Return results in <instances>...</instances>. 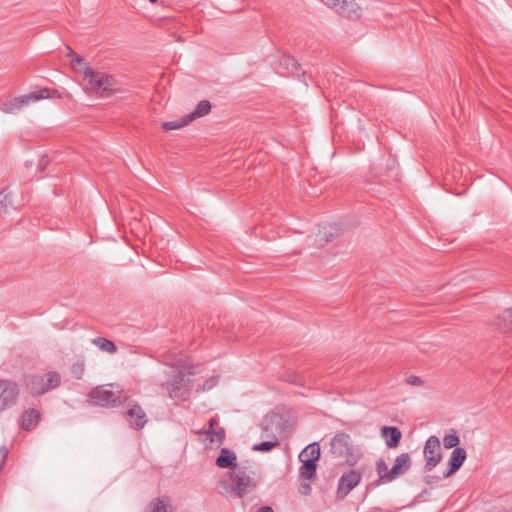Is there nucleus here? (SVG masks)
Segmentation results:
<instances>
[{"instance_id": "obj_1", "label": "nucleus", "mask_w": 512, "mask_h": 512, "mask_svg": "<svg viewBox=\"0 0 512 512\" xmlns=\"http://www.w3.org/2000/svg\"><path fill=\"white\" fill-rule=\"evenodd\" d=\"M232 485L221 481V494H234L242 498L252 492L260 483L261 477L255 465H239L229 473Z\"/></svg>"}, {"instance_id": "obj_2", "label": "nucleus", "mask_w": 512, "mask_h": 512, "mask_svg": "<svg viewBox=\"0 0 512 512\" xmlns=\"http://www.w3.org/2000/svg\"><path fill=\"white\" fill-rule=\"evenodd\" d=\"M191 372L177 370L175 373L168 376L165 382L160 385L161 396H166L177 402L187 401L193 390V382L190 379Z\"/></svg>"}, {"instance_id": "obj_3", "label": "nucleus", "mask_w": 512, "mask_h": 512, "mask_svg": "<svg viewBox=\"0 0 512 512\" xmlns=\"http://www.w3.org/2000/svg\"><path fill=\"white\" fill-rule=\"evenodd\" d=\"M61 380L57 371H47L28 376L26 385L31 395L40 396L59 387Z\"/></svg>"}, {"instance_id": "obj_4", "label": "nucleus", "mask_w": 512, "mask_h": 512, "mask_svg": "<svg viewBox=\"0 0 512 512\" xmlns=\"http://www.w3.org/2000/svg\"><path fill=\"white\" fill-rule=\"evenodd\" d=\"M84 78L89 83V89L100 96H108L111 92L117 90L115 79L103 72L86 68Z\"/></svg>"}, {"instance_id": "obj_5", "label": "nucleus", "mask_w": 512, "mask_h": 512, "mask_svg": "<svg viewBox=\"0 0 512 512\" xmlns=\"http://www.w3.org/2000/svg\"><path fill=\"white\" fill-rule=\"evenodd\" d=\"M330 452L334 458L343 459L349 465H354L357 461L351 437L347 433H337L331 439Z\"/></svg>"}, {"instance_id": "obj_6", "label": "nucleus", "mask_w": 512, "mask_h": 512, "mask_svg": "<svg viewBox=\"0 0 512 512\" xmlns=\"http://www.w3.org/2000/svg\"><path fill=\"white\" fill-rule=\"evenodd\" d=\"M125 396L120 390H112L108 386H98L89 394V402L101 407H116L121 405Z\"/></svg>"}, {"instance_id": "obj_7", "label": "nucleus", "mask_w": 512, "mask_h": 512, "mask_svg": "<svg viewBox=\"0 0 512 512\" xmlns=\"http://www.w3.org/2000/svg\"><path fill=\"white\" fill-rule=\"evenodd\" d=\"M286 422L280 414L271 413L264 417L261 424L260 437L263 439L278 440L284 434Z\"/></svg>"}, {"instance_id": "obj_8", "label": "nucleus", "mask_w": 512, "mask_h": 512, "mask_svg": "<svg viewBox=\"0 0 512 512\" xmlns=\"http://www.w3.org/2000/svg\"><path fill=\"white\" fill-rule=\"evenodd\" d=\"M425 469L433 470L441 461V444L437 436H430L424 446Z\"/></svg>"}, {"instance_id": "obj_9", "label": "nucleus", "mask_w": 512, "mask_h": 512, "mask_svg": "<svg viewBox=\"0 0 512 512\" xmlns=\"http://www.w3.org/2000/svg\"><path fill=\"white\" fill-rule=\"evenodd\" d=\"M19 396L18 384L11 380L0 379V412L13 406Z\"/></svg>"}, {"instance_id": "obj_10", "label": "nucleus", "mask_w": 512, "mask_h": 512, "mask_svg": "<svg viewBox=\"0 0 512 512\" xmlns=\"http://www.w3.org/2000/svg\"><path fill=\"white\" fill-rule=\"evenodd\" d=\"M208 424V430H203L198 433L204 435L203 442L206 446L219 447L225 439V430L219 425L216 418H211Z\"/></svg>"}, {"instance_id": "obj_11", "label": "nucleus", "mask_w": 512, "mask_h": 512, "mask_svg": "<svg viewBox=\"0 0 512 512\" xmlns=\"http://www.w3.org/2000/svg\"><path fill=\"white\" fill-rule=\"evenodd\" d=\"M361 481V474L358 471L352 470L349 473L343 474L338 483L337 497L344 499Z\"/></svg>"}, {"instance_id": "obj_12", "label": "nucleus", "mask_w": 512, "mask_h": 512, "mask_svg": "<svg viewBox=\"0 0 512 512\" xmlns=\"http://www.w3.org/2000/svg\"><path fill=\"white\" fill-rule=\"evenodd\" d=\"M126 418L131 427L135 429H142L147 423L146 413L138 404H129L126 411Z\"/></svg>"}, {"instance_id": "obj_13", "label": "nucleus", "mask_w": 512, "mask_h": 512, "mask_svg": "<svg viewBox=\"0 0 512 512\" xmlns=\"http://www.w3.org/2000/svg\"><path fill=\"white\" fill-rule=\"evenodd\" d=\"M337 12L345 18L358 19L361 16V7L355 0H341Z\"/></svg>"}, {"instance_id": "obj_14", "label": "nucleus", "mask_w": 512, "mask_h": 512, "mask_svg": "<svg viewBox=\"0 0 512 512\" xmlns=\"http://www.w3.org/2000/svg\"><path fill=\"white\" fill-rule=\"evenodd\" d=\"M467 457L466 451L463 448H455L448 461V470L444 472V477H449L460 469Z\"/></svg>"}, {"instance_id": "obj_15", "label": "nucleus", "mask_w": 512, "mask_h": 512, "mask_svg": "<svg viewBox=\"0 0 512 512\" xmlns=\"http://www.w3.org/2000/svg\"><path fill=\"white\" fill-rule=\"evenodd\" d=\"M411 467V459L408 453H402L396 457L393 467L390 469V478L395 480L407 472Z\"/></svg>"}, {"instance_id": "obj_16", "label": "nucleus", "mask_w": 512, "mask_h": 512, "mask_svg": "<svg viewBox=\"0 0 512 512\" xmlns=\"http://www.w3.org/2000/svg\"><path fill=\"white\" fill-rule=\"evenodd\" d=\"M381 436L385 439L387 447L396 448L400 443L402 433L398 427L383 426L381 428Z\"/></svg>"}, {"instance_id": "obj_17", "label": "nucleus", "mask_w": 512, "mask_h": 512, "mask_svg": "<svg viewBox=\"0 0 512 512\" xmlns=\"http://www.w3.org/2000/svg\"><path fill=\"white\" fill-rule=\"evenodd\" d=\"M26 95L14 97L0 104V110L7 114H14L20 111L25 105H28Z\"/></svg>"}, {"instance_id": "obj_18", "label": "nucleus", "mask_w": 512, "mask_h": 512, "mask_svg": "<svg viewBox=\"0 0 512 512\" xmlns=\"http://www.w3.org/2000/svg\"><path fill=\"white\" fill-rule=\"evenodd\" d=\"M236 455L228 450L227 448H222L220 455L216 459V465L219 468H236L239 465L236 464Z\"/></svg>"}, {"instance_id": "obj_19", "label": "nucleus", "mask_w": 512, "mask_h": 512, "mask_svg": "<svg viewBox=\"0 0 512 512\" xmlns=\"http://www.w3.org/2000/svg\"><path fill=\"white\" fill-rule=\"evenodd\" d=\"M60 95L57 90L50 88H41L38 91L26 94L28 103L36 102L43 99L59 98Z\"/></svg>"}, {"instance_id": "obj_20", "label": "nucleus", "mask_w": 512, "mask_h": 512, "mask_svg": "<svg viewBox=\"0 0 512 512\" xmlns=\"http://www.w3.org/2000/svg\"><path fill=\"white\" fill-rule=\"evenodd\" d=\"M40 413L35 409L27 410L22 415V427L25 430L32 429L39 421Z\"/></svg>"}, {"instance_id": "obj_21", "label": "nucleus", "mask_w": 512, "mask_h": 512, "mask_svg": "<svg viewBox=\"0 0 512 512\" xmlns=\"http://www.w3.org/2000/svg\"><path fill=\"white\" fill-rule=\"evenodd\" d=\"M211 110V104L208 100H202L200 101L196 108L189 113L187 116L188 121L192 122L193 120L203 117L207 115Z\"/></svg>"}, {"instance_id": "obj_22", "label": "nucleus", "mask_w": 512, "mask_h": 512, "mask_svg": "<svg viewBox=\"0 0 512 512\" xmlns=\"http://www.w3.org/2000/svg\"><path fill=\"white\" fill-rule=\"evenodd\" d=\"M92 343L96 345L100 350L109 354H115L118 350L113 341L104 337H96L92 340Z\"/></svg>"}, {"instance_id": "obj_23", "label": "nucleus", "mask_w": 512, "mask_h": 512, "mask_svg": "<svg viewBox=\"0 0 512 512\" xmlns=\"http://www.w3.org/2000/svg\"><path fill=\"white\" fill-rule=\"evenodd\" d=\"M149 507L153 512H170L172 509V506L170 505V500L166 496L154 499L150 503Z\"/></svg>"}, {"instance_id": "obj_24", "label": "nucleus", "mask_w": 512, "mask_h": 512, "mask_svg": "<svg viewBox=\"0 0 512 512\" xmlns=\"http://www.w3.org/2000/svg\"><path fill=\"white\" fill-rule=\"evenodd\" d=\"M300 467V476L304 479H312L315 476L317 465L313 460H303Z\"/></svg>"}, {"instance_id": "obj_25", "label": "nucleus", "mask_w": 512, "mask_h": 512, "mask_svg": "<svg viewBox=\"0 0 512 512\" xmlns=\"http://www.w3.org/2000/svg\"><path fill=\"white\" fill-rule=\"evenodd\" d=\"M376 471L379 475L378 482L380 483H389L394 481L393 478H390V470L388 469L387 464L383 459H379L376 463Z\"/></svg>"}, {"instance_id": "obj_26", "label": "nucleus", "mask_w": 512, "mask_h": 512, "mask_svg": "<svg viewBox=\"0 0 512 512\" xmlns=\"http://www.w3.org/2000/svg\"><path fill=\"white\" fill-rule=\"evenodd\" d=\"M303 456H306V460H313L314 463L319 459L320 457V446L318 443H311L309 444L300 454V459H302Z\"/></svg>"}, {"instance_id": "obj_27", "label": "nucleus", "mask_w": 512, "mask_h": 512, "mask_svg": "<svg viewBox=\"0 0 512 512\" xmlns=\"http://www.w3.org/2000/svg\"><path fill=\"white\" fill-rule=\"evenodd\" d=\"M278 445V440L265 439V441L261 443L254 444L252 446V450L256 452H268L271 451L273 448L277 447Z\"/></svg>"}, {"instance_id": "obj_28", "label": "nucleus", "mask_w": 512, "mask_h": 512, "mask_svg": "<svg viewBox=\"0 0 512 512\" xmlns=\"http://www.w3.org/2000/svg\"><path fill=\"white\" fill-rule=\"evenodd\" d=\"M325 232H320V240H325L326 242L332 240L334 237L340 234V228L337 224H331L327 227H324Z\"/></svg>"}, {"instance_id": "obj_29", "label": "nucleus", "mask_w": 512, "mask_h": 512, "mask_svg": "<svg viewBox=\"0 0 512 512\" xmlns=\"http://www.w3.org/2000/svg\"><path fill=\"white\" fill-rule=\"evenodd\" d=\"M189 123H190V121H188L187 116H185L181 120L164 122L162 124V128L165 131H171V130L180 129V128L188 125Z\"/></svg>"}, {"instance_id": "obj_30", "label": "nucleus", "mask_w": 512, "mask_h": 512, "mask_svg": "<svg viewBox=\"0 0 512 512\" xmlns=\"http://www.w3.org/2000/svg\"><path fill=\"white\" fill-rule=\"evenodd\" d=\"M459 437L457 436V434L454 432L452 434H447L444 436L443 438V445L446 449H451V448H458V444H459Z\"/></svg>"}, {"instance_id": "obj_31", "label": "nucleus", "mask_w": 512, "mask_h": 512, "mask_svg": "<svg viewBox=\"0 0 512 512\" xmlns=\"http://www.w3.org/2000/svg\"><path fill=\"white\" fill-rule=\"evenodd\" d=\"M218 383V377L212 376L209 379H207L198 389L197 392H205L211 390L213 387H215Z\"/></svg>"}, {"instance_id": "obj_32", "label": "nucleus", "mask_w": 512, "mask_h": 512, "mask_svg": "<svg viewBox=\"0 0 512 512\" xmlns=\"http://www.w3.org/2000/svg\"><path fill=\"white\" fill-rule=\"evenodd\" d=\"M501 319L507 326L506 328H503V330L504 331L512 330V308L504 311V313L501 316Z\"/></svg>"}, {"instance_id": "obj_33", "label": "nucleus", "mask_w": 512, "mask_h": 512, "mask_svg": "<svg viewBox=\"0 0 512 512\" xmlns=\"http://www.w3.org/2000/svg\"><path fill=\"white\" fill-rule=\"evenodd\" d=\"M68 57L71 59V65L73 68H77V66L84 64V59L77 55L73 50L69 51Z\"/></svg>"}, {"instance_id": "obj_34", "label": "nucleus", "mask_w": 512, "mask_h": 512, "mask_svg": "<svg viewBox=\"0 0 512 512\" xmlns=\"http://www.w3.org/2000/svg\"><path fill=\"white\" fill-rule=\"evenodd\" d=\"M12 204L11 194L7 190H3L0 192V206L7 208Z\"/></svg>"}, {"instance_id": "obj_35", "label": "nucleus", "mask_w": 512, "mask_h": 512, "mask_svg": "<svg viewBox=\"0 0 512 512\" xmlns=\"http://www.w3.org/2000/svg\"><path fill=\"white\" fill-rule=\"evenodd\" d=\"M405 382L410 386L420 387L424 385V381L415 375H410L405 379Z\"/></svg>"}, {"instance_id": "obj_36", "label": "nucleus", "mask_w": 512, "mask_h": 512, "mask_svg": "<svg viewBox=\"0 0 512 512\" xmlns=\"http://www.w3.org/2000/svg\"><path fill=\"white\" fill-rule=\"evenodd\" d=\"M8 456V449L5 446L0 447V470L4 467Z\"/></svg>"}, {"instance_id": "obj_37", "label": "nucleus", "mask_w": 512, "mask_h": 512, "mask_svg": "<svg viewBox=\"0 0 512 512\" xmlns=\"http://www.w3.org/2000/svg\"><path fill=\"white\" fill-rule=\"evenodd\" d=\"M321 1L328 7L335 8L336 10L339 7V4L341 2V0H321Z\"/></svg>"}, {"instance_id": "obj_38", "label": "nucleus", "mask_w": 512, "mask_h": 512, "mask_svg": "<svg viewBox=\"0 0 512 512\" xmlns=\"http://www.w3.org/2000/svg\"><path fill=\"white\" fill-rule=\"evenodd\" d=\"M311 491V485L308 483L301 484L299 492L303 495H308Z\"/></svg>"}, {"instance_id": "obj_39", "label": "nucleus", "mask_w": 512, "mask_h": 512, "mask_svg": "<svg viewBox=\"0 0 512 512\" xmlns=\"http://www.w3.org/2000/svg\"><path fill=\"white\" fill-rule=\"evenodd\" d=\"M257 512H273V509L269 506L261 507Z\"/></svg>"}, {"instance_id": "obj_40", "label": "nucleus", "mask_w": 512, "mask_h": 512, "mask_svg": "<svg viewBox=\"0 0 512 512\" xmlns=\"http://www.w3.org/2000/svg\"><path fill=\"white\" fill-rule=\"evenodd\" d=\"M78 369H79V375H77V378H80V377H81V373H82V371H83V367H82V365H81V366H79V367H78Z\"/></svg>"}, {"instance_id": "obj_41", "label": "nucleus", "mask_w": 512, "mask_h": 512, "mask_svg": "<svg viewBox=\"0 0 512 512\" xmlns=\"http://www.w3.org/2000/svg\"><path fill=\"white\" fill-rule=\"evenodd\" d=\"M288 61H291L293 63V66H296L297 64L294 59H288Z\"/></svg>"}, {"instance_id": "obj_42", "label": "nucleus", "mask_w": 512, "mask_h": 512, "mask_svg": "<svg viewBox=\"0 0 512 512\" xmlns=\"http://www.w3.org/2000/svg\"><path fill=\"white\" fill-rule=\"evenodd\" d=\"M44 166V160L40 162V167L42 168Z\"/></svg>"}, {"instance_id": "obj_43", "label": "nucleus", "mask_w": 512, "mask_h": 512, "mask_svg": "<svg viewBox=\"0 0 512 512\" xmlns=\"http://www.w3.org/2000/svg\"><path fill=\"white\" fill-rule=\"evenodd\" d=\"M151 3H156L158 0H149Z\"/></svg>"}, {"instance_id": "obj_44", "label": "nucleus", "mask_w": 512, "mask_h": 512, "mask_svg": "<svg viewBox=\"0 0 512 512\" xmlns=\"http://www.w3.org/2000/svg\"><path fill=\"white\" fill-rule=\"evenodd\" d=\"M153 512V511H152Z\"/></svg>"}]
</instances>
